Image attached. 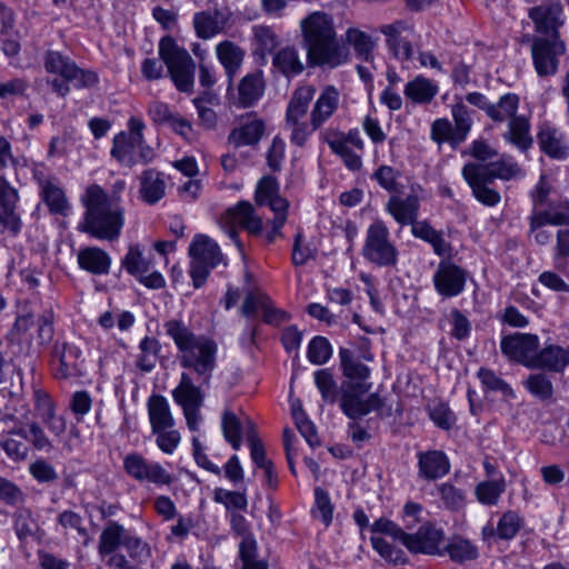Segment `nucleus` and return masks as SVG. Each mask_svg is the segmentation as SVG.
<instances>
[{
	"label": "nucleus",
	"instance_id": "obj_1",
	"mask_svg": "<svg viewBox=\"0 0 569 569\" xmlns=\"http://www.w3.org/2000/svg\"><path fill=\"white\" fill-rule=\"evenodd\" d=\"M340 92L333 84H326L317 94L311 84L295 89L286 109L284 129L296 147H305L312 134L338 111Z\"/></svg>",
	"mask_w": 569,
	"mask_h": 569
},
{
	"label": "nucleus",
	"instance_id": "obj_2",
	"mask_svg": "<svg viewBox=\"0 0 569 569\" xmlns=\"http://www.w3.org/2000/svg\"><path fill=\"white\" fill-rule=\"evenodd\" d=\"M177 349L181 367L191 369L202 385L210 381L217 362V343L206 337L198 336L180 319H170L163 325Z\"/></svg>",
	"mask_w": 569,
	"mask_h": 569
},
{
	"label": "nucleus",
	"instance_id": "obj_3",
	"mask_svg": "<svg viewBox=\"0 0 569 569\" xmlns=\"http://www.w3.org/2000/svg\"><path fill=\"white\" fill-rule=\"evenodd\" d=\"M301 28L311 64L336 68L348 61L349 51L339 43L328 14L315 12L302 20Z\"/></svg>",
	"mask_w": 569,
	"mask_h": 569
},
{
	"label": "nucleus",
	"instance_id": "obj_4",
	"mask_svg": "<svg viewBox=\"0 0 569 569\" xmlns=\"http://www.w3.org/2000/svg\"><path fill=\"white\" fill-rule=\"evenodd\" d=\"M81 202L86 211L80 230L99 240H118L124 226V208L109 204L108 193L98 184L87 188Z\"/></svg>",
	"mask_w": 569,
	"mask_h": 569
},
{
	"label": "nucleus",
	"instance_id": "obj_5",
	"mask_svg": "<svg viewBox=\"0 0 569 569\" xmlns=\"http://www.w3.org/2000/svg\"><path fill=\"white\" fill-rule=\"evenodd\" d=\"M127 128V131H121L113 137L110 150L111 157L119 164L127 168L151 163L157 157V151L146 142L143 120L131 117L128 120Z\"/></svg>",
	"mask_w": 569,
	"mask_h": 569
},
{
	"label": "nucleus",
	"instance_id": "obj_6",
	"mask_svg": "<svg viewBox=\"0 0 569 569\" xmlns=\"http://www.w3.org/2000/svg\"><path fill=\"white\" fill-rule=\"evenodd\" d=\"M361 253L367 261L377 267L397 266L399 251L390 239V231L382 220L376 219L367 228Z\"/></svg>",
	"mask_w": 569,
	"mask_h": 569
},
{
	"label": "nucleus",
	"instance_id": "obj_7",
	"mask_svg": "<svg viewBox=\"0 0 569 569\" xmlns=\"http://www.w3.org/2000/svg\"><path fill=\"white\" fill-rule=\"evenodd\" d=\"M159 56L178 90L190 92L193 88L196 64L188 51L179 47L172 38L166 37L159 43Z\"/></svg>",
	"mask_w": 569,
	"mask_h": 569
},
{
	"label": "nucleus",
	"instance_id": "obj_8",
	"mask_svg": "<svg viewBox=\"0 0 569 569\" xmlns=\"http://www.w3.org/2000/svg\"><path fill=\"white\" fill-rule=\"evenodd\" d=\"M321 138L349 170L361 169L365 142L358 129H351L347 133L330 129L321 132Z\"/></svg>",
	"mask_w": 569,
	"mask_h": 569
},
{
	"label": "nucleus",
	"instance_id": "obj_9",
	"mask_svg": "<svg viewBox=\"0 0 569 569\" xmlns=\"http://www.w3.org/2000/svg\"><path fill=\"white\" fill-rule=\"evenodd\" d=\"M220 227L239 250H242L237 227L242 228L252 236H260L262 233V219L257 214L249 201H239L222 214Z\"/></svg>",
	"mask_w": 569,
	"mask_h": 569
},
{
	"label": "nucleus",
	"instance_id": "obj_10",
	"mask_svg": "<svg viewBox=\"0 0 569 569\" xmlns=\"http://www.w3.org/2000/svg\"><path fill=\"white\" fill-rule=\"evenodd\" d=\"M339 357L342 373L350 382L349 387H357L361 392H368L372 385L368 382L371 370L366 362L373 360L372 353L369 350L340 348Z\"/></svg>",
	"mask_w": 569,
	"mask_h": 569
},
{
	"label": "nucleus",
	"instance_id": "obj_11",
	"mask_svg": "<svg viewBox=\"0 0 569 569\" xmlns=\"http://www.w3.org/2000/svg\"><path fill=\"white\" fill-rule=\"evenodd\" d=\"M44 68L49 73L71 81L76 88H91L98 83V76L90 70L79 68L69 57L58 51H49L44 58Z\"/></svg>",
	"mask_w": 569,
	"mask_h": 569
},
{
	"label": "nucleus",
	"instance_id": "obj_12",
	"mask_svg": "<svg viewBox=\"0 0 569 569\" xmlns=\"http://www.w3.org/2000/svg\"><path fill=\"white\" fill-rule=\"evenodd\" d=\"M53 372L57 379H78L87 375L81 349L69 342H57L53 347Z\"/></svg>",
	"mask_w": 569,
	"mask_h": 569
},
{
	"label": "nucleus",
	"instance_id": "obj_13",
	"mask_svg": "<svg viewBox=\"0 0 569 569\" xmlns=\"http://www.w3.org/2000/svg\"><path fill=\"white\" fill-rule=\"evenodd\" d=\"M566 52V46L558 39L538 38L532 42L531 56L539 77H551L557 73L559 58Z\"/></svg>",
	"mask_w": 569,
	"mask_h": 569
},
{
	"label": "nucleus",
	"instance_id": "obj_14",
	"mask_svg": "<svg viewBox=\"0 0 569 569\" xmlns=\"http://www.w3.org/2000/svg\"><path fill=\"white\" fill-rule=\"evenodd\" d=\"M469 272L451 260L439 262L432 281L436 291L442 298H452L461 295L466 288Z\"/></svg>",
	"mask_w": 569,
	"mask_h": 569
},
{
	"label": "nucleus",
	"instance_id": "obj_15",
	"mask_svg": "<svg viewBox=\"0 0 569 569\" xmlns=\"http://www.w3.org/2000/svg\"><path fill=\"white\" fill-rule=\"evenodd\" d=\"M539 347V338L532 333L516 332L503 337L500 342L503 356L530 369Z\"/></svg>",
	"mask_w": 569,
	"mask_h": 569
},
{
	"label": "nucleus",
	"instance_id": "obj_16",
	"mask_svg": "<svg viewBox=\"0 0 569 569\" xmlns=\"http://www.w3.org/2000/svg\"><path fill=\"white\" fill-rule=\"evenodd\" d=\"M445 532L430 522L423 523L416 533H405L402 545L412 553L443 555L441 545Z\"/></svg>",
	"mask_w": 569,
	"mask_h": 569
},
{
	"label": "nucleus",
	"instance_id": "obj_17",
	"mask_svg": "<svg viewBox=\"0 0 569 569\" xmlns=\"http://www.w3.org/2000/svg\"><path fill=\"white\" fill-rule=\"evenodd\" d=\"M32 174L40 189L41 199L48 206L50 212L66 216L69 210V202L58 178L46 173L41 169H34Z\"/></svg>",
	"mask_w": 569,
	"mask_h": 569
},
{
	"label": "nucleus",
	"instance_id": "obj_18",
	"mask_svg": "<svg viewBox=\"0 0 569 569\" xmlns=\"http://www.w3.org/2000/svg\"><path fill=\"white\" fill-rule=\"evenodd\" d=\"M363 393L357 387L343 390L340 408L348 418L360 419L382 407L383 400L377 392L370 393L366 399L362 398Z\"/></svg>",
	"mask_w": 569,
	"mask_h": 569
},
{
	"label": "nucleus",
	"instance_id": "obj_19",
	"mask_svg": "<svg viewBox=\"0 0 569 569\" xmlns=\"http://www.w3.org/2000/svg\"><path fill=\"white\" fill-rule=\"evenodd\" d=\"M18 192L4 177H0V227L1 231H9L16 236L21 229V220L16 213Z\"/></svg>",
	"mask_w": 569,
	"mask_h": 569
},
{
	"label": "nucleus",
	"instance_id": "obj_20",
	"mask_svg": "<svg viewBox=\"0 0 569 569\" xmlns=\"http://www.w3.org/2000/svg\"><path fill=\"white\" fill-rule=\"evenodd\" d=\"M148 114L154 124L167 126L183 138H188L192 131L191 123L178 112L172 111L164 102H151Z\"/></svg>",
	"mask_w": 569,
	"mask_h": 569
},
{
	"label": "nucleus",
	"instance_id": "obj_21",
	"mask_svg": "<svg viewBox=\"0 0 569 569\" xmlns=\"http://www.w3.org/2000/svg\"><path fill=\"white\" fill-rule=\"evenodd\" d=\"M264 89L266 83L260 70L248 73L238 83L233 104L241 108L253 107L263 96Z\"/></svg>",
	"mask_w": 569,
	"mask_h": 569
},
{
	"label": "nucleus",
	"instance_id": "obj_22",
	"mask_svg": "<svg viewBox=\"0 0 569 569\" xmlns=\"http://www.w3.org/2000/svg\"><path fill=\"white\" fill-rule=\"evenodd\" d=\"M418 458V476L426 480H437L450 471V462L447 455L440 450L421 451Z\"/></svg>",
	"mask_w": 569,
	"mask_h": 569
},
{
	"label": "nucleus",
	"instance_id": "obj_23",
	"mask_svg": "<svg viewBox=\"0 0 569 569\" xmlns=\"http://www.w3.org/2000/svg\"><path fill=\"white\" fill-rule=\"evenodd\" d=\"M385 208L401 227L412 226L418 220L420 199L417 194H408L406 198L392 196Z\"/></svg>",
	"mask_w": 569,
	"mask_h": 569
},
{
	"label": "nucleus",
	"instance_id": "obj_24",
	"mask_svg": "<svg viewBox=\"0 0 569 569\" xmlns=\"http://www.w3.org/2000/svg\"><path fill=\"white\" fill-rule=\"evenodd\" d=\"M33 402L38 417L48 430L57 437L64 433L66 420L56 413L50 396L41 389H36L33 391Z\"/></svg>",
	"mask_w": 569,
	"mask_h": 569
},
{
	"label": "nucleus",
	"instance_id": "obj_25",
	"mask_svg": "<svg viewBox=\"0 0 569 569\" xmlns=\"http://www.w3.org/2000/svg\"><path fill=\"white\" fill-rule=\"evenodd\" d=\"M568 365L569 347L563 348L557 345H548L542 349H537L531 369H545L552 372H560Z\"/></svg>",
	"mask_w": 569,
	"mask_h": 569
},
{
	"label": "nucleus",
	"instance_id": "obj_26",
	"mask_svg": "<svg viewBox=\"0 0 569 569\" xmlns=\"http://www.w3.org/2000/svg\"><path fill=\"white\" fill-rule=\"evenodd\" d=\"M139 194L147 204L159 202L166 194L164 174L156 169H147L139 176Z\"/></svg>",
	"mask_w": 569,
	"mask_h": 569
},
{
	"label": "nucleus",
	"instance_id": "obj_27",
	"mask_svg": "<svg viewBox=\"0 0 569 569\" xmlns=\"http://www.w3.org/2000/svg\"><path fill=\"white\" fill-rule=\"evenodd\" d=\"M467 166H469V170H471L475 176L487 178L490 181L496 179L510 180L520 174L521 171L517 163L505 159L486 164L469 162Z\"/></svg>",
	"mask_w": 569,
	"mask_h": 569
},
{
	"label": "nucleus",
	"instance_id": "obj_28",
	"mask_svg": "<svg viewBox=\"0 0 569 569\" xmlns=\"http://www.w3.org/2000/svg\"><path fill=\"white\" fill-rule=\"evenodd\" d=\"M538 143L541 150L551 158L565 159L569 156L565 134L555 127L542 126L538 132Z\"/></svg>",
	"mask_w": 569,
	"mask_h": 569
},
{
	"label": "nucleus",
	"instance_id": "obj_29",
	"mask_svg": "<svg viewBox=\"0 0 569 569\" xmlns=\"http://www.w3.org/2000/svg\"><path fill=\"white\" fill-rule=\"evenodd\" d=\"M77 260L81 269L92 274H107L111 266L110 256L99 247H86L80 249Z\"/></svg>",
	"mask_w": 569,
	"mask_h": 569
},
{
	"label": "nucleus",
	"instance_id": "obj_30",
	"mask_svg": "<svg viewBox=\"0 0 569 569\" xmlns=\"http://www.w3.org/2000/svg\"><path fill=\"white\" fill-rule=\"evenodd\" d=\"M216 54L224 68L229 86H231L243 62L244 51L238 44L226 40L217 44Z\"/></svg>",
	"mask_w": 569,
	"mask_h": 569
},
{
	"label": "nucleus",
	"instance_id": "obj_31",
	"mask_svg": "<svg viewBox=\"0 0 569 569\" xmlns=\"http://www.w3.org/2000/svg\"><path fill=\"white\" fill-rule=\"evenodd\" d=\"M148 415L152 431L171 429L174 426L169 403L163 396L154 395L149 398Z\"/></svg>",
	"mask_w": 569,
	"mask_h": 569
},
{
	"label": "nucleus",
	"instance_id": "obj_32",
	"mask_svg": "<svg viewBox=\"0 0 569 569\" xmlns=\"http://www.w3.org/2000/svg\"><path fill=\"white\" fill-rule=\"evenodd\" d=\"M462 176L472 189V193L479 202L488 207H493L500 202L501 197L499 192L488 187L492 181L487 178L475 176L467 164L462 168Z\"/></svg>",
	"mask_w": 569,
	"mask_h": 569
},
{
	"label": "nucleus",
	"instance_id": "obj_33",
	"mask_svg": "<svg viewBox=\"0 0 569 569\" xmlns=\"http://www.w3.org/2000/svg\"><path fill=\"white\" fill-rule=\"evenodd\" d=\"M264 132V123L260 119L249 120L234 128L228 141L236 148L257 144Z\"/></svg>",
	"mask_w": 569,
	"mask_h": 569
},
{
	"label": "nucleus",
	"instance_id": "obj_34",
	"mask_svg": "<svg viewBox=\"0 0 569 569\" xmlns=\"http://www.w3.org/2000/svg\"><path fill=\"white\" fill-rule=\"evenodd\" d=\"M189 253L191 258L200 259L211 267H217L223 259L217 242L203 234L194 237Z\"/></svg>",
	"mask_w": 569,
	"mask_h": 569
},
{
	"label": "nucleus",
	"instance_id": "obj_35",
	"mask_svg": "<svg viewBox=\"0 0 569 569\" xmlns=\"http://www.w3.org/2000/svg\"><path fill=\"white\" fill-rule=\"evenodd\" d=\"M129 535L123 526L116 521H109L99 538L98 552L101 559H106L108 553H112L119 546H123Z\"/></svg>",
	"mask_w": 569,
	"mask_h": 569
},
{
	"label": "nucleus",
	"instance_id": "obj_36",
	"mask_svg": "<svg viewBox=\"0 0 569 569\" xmlns=\"http://www.w3.org/2000/svg\"><path fill=\"white\" fill-rule=\"evenodd\" d=\"M273 67L286 77L297 76L305 68L298 49L292 46H286L274 53Z\"/></svg>",
	"mask_w": 569,
	"mask_h": 569
},
{
	"label": "nucleus",
	"instance_id": "obj_37",
	"mask_svg": "<svg viewBox=\"0 0 569 569\" xmlns=\"http://www.w3.org/2000/svg\"><path fill=\"white\" fill-rule=\"evenodd\" d=\"M438 90L436 82L417 76L406 84L403 93L415 103H429L438 94Z\"/></svg>",
	"mask_w": 569,
	"mask_h": 569
},
{
	"label": "nucleus",
	"instance_id": "obj_38",
	"mask_svg": "<svg viewBox=\"0 0 569 569\" xmlns=\"http://www.w3.org/2000/svg\"><path fill=\"white\" fill-rule=\"evenodd\" d=\"M505 139L521 150L531 147L533 140L530 134V122L526 116L518 114L508 122V131Z\"/></svg>",
	"mask_w": 569,
	"mask_h": 569
},
{
	"label": "nucleus",
	"instance_id": "obj_39",
	"mask_svg": "<svg viewBox=\"0 0 569 569\" xmlns=\"http://www.w3.org/2000/svg\"><path fill=\"white\" fill-rule=\"evenodd\" d=\"M174 401L183 408L200 407L202 403V395L200 388L197 387L191 377L183 372L181 375L178 387L172 391Z\"/></svg>",
	"mask_w": 569,
	"mask_h": 569
},
{
	"label": "nucleus",
	"instance_id": "obj_40",
	"mask_svg": "<svg viewBox=\"0 0 569 569\" xmlns=\"http://www.w3.org/2000/svg\"><path fill=\"white\" fill-rule=\"evenodd\" d=\"M519 107V98L515 93H506L501 96L496 103H491L488 108L487 116L495 122L511 121L516 118Z\"/></svg>",
	"mask_w": 569,
	"mask_h": 569
},
{
	"label": "nucleus",
	"instance_id": "obj_41",
	"mask_svg": "<svg viewBox=\"0 0 569 569\" xmlns=\"http://www.w3.org/2000/svg\"><path fill=\"white\" fill-rule=\"evenodd\" d=\"M442 551L443 553H448L450 559L458 563L472 561L479 556L477 546L461 537L451 538Z\"/></svg>",
	"mask_w": 569,
	"mask_h": 569
},
{
	"label": "nucleus",
	"instance_id": "obj_42",
	"mask_svg": "<svg viewBox=\"0 0 569 569\" xmlns=\"http://www.w3.org/2000/svg\"><path fill=\"white\" fill-rule=\"evenodd\" d=\"M562 6L560 2H552L548 6H537L529 10V18L533 21L538 29L561 24L560 17Z\"/></svg>",
	"mask_w": 569,
	"mask_h": 569
},
{
	"label": "nucleus",
	"instance_id": "obj_43",
	"mask_svg": "<svg viewBox=\"0 0 569 569\" xmlns=\"http://www.w3.org/2000/svg\"><path fill=\"white\" fill-rule=\"evenodd\" d=\"M28 429L24 427H19L13 430H11L9 433L17 435L33 446L36 450L46 451L49 452L53 449L51 440L47 437L41 426L36 422L31 421L27 423Z\"/></svg>",
	"mask_w": 569,
	"mask_h": 569
},
{
	"label": "nucleus",
	"instance_id": "obj_44",
	"mask_svg": "<svg viewBox=\"0 0 569 569\" xmlns=\"http://www.w3.org/2000/svg\"><path fill=\"white\" fill-rule=\"evenodd\" d=\"M220 12L216 9L213 12L201 11L193 17V27L199 38L210 39L218 34L222 24L218 20Z\"/></svg>",
	"mask_w": 569,
	"mask_h": 569
},
{
	"label": "nucleus",
	"instance_id": "obj_45",
	"mask_svg": "<svg viewBox=\"0 0 569 569\" xmlns=\"http://www.w3.org/2000/svg\"><path fill=\"white\" fill-rule=\"evenodd\" d=\"M506 490L503 477L496 480H488L478 483L475 488V495L478 501L486 506H495Z\"/></svg>",
	"mask_w": 569,
	"mask_h": 569
},
{
	"label": "nucleus",
	"instance_id": "obj_46",
	"mask_svg": "<svg viewBox=\"0 0 569 569\" xmlns=\"http://www.w3.org/2000/svg\"><path fill=\"white\" fill-rule=\"evenodd\" d=\"M246 437L250 446L251 459L256 466L263 469L266 475H271V461L266 459L263 445L258 438L254 425L251 421L247 423Z\"/></svg>",
	"mask_w": 569,
	"mask_h": 569
},
{
	"label": "nucleus",
	"instance_id": "obj_47",
	"mask_svg": "<svg viewBox=\"0 0 569 569\" xmlns=\"http://www.w3.org/2000/svg\"><path fill=\"white\" fill-rule=\"evenodd\" d=\"M140 355L137 366L144 372H150L157 365L160 352V343L156 338L144 337L139 345Z\"/></svg>",
	"mask_w": 569,
	"mask_h": 569
},
{
	"label": "nucleus",
	"instance_id": "obj_48",
	"mask_svg": "<svg viewBox=\"0 0 569 569\" xmlns=\"http://www.w3.org/2000/svg\"><path fill=\"white\" fill-rule=\"evenodd\" d=\"M471 112L472 111L461 101L451 107L456 140H462L463 142L467 139L472 127Z\"/></svg>",
	"mask_w": 569,
	"mask_h": 569
},
{
	"label": "nucleus",
	"instance_id": "obj_49",
	"mask_svg": "<svg viewBox=\"0 0 569 569\" xmlns=\"http://www.w3.org/2000/svg\"><path fill=\"white\" fill-rule=\"evenodd\" d=\"M213 500L226 507L228 512L244 511L248 507V499L244 491H231L222 488H216Z\"/></svg>",
	"mask_w": 569,
	"mask_h": 569
},
{
	"label": "nucleus",
	"instance_id": "obj_50",
	"mask_svg": "<svg viewBox=\"0 0 569 569\" xmlns=\"http://www.w3.org/2000/svg\"><path fill=\"white\" fill-rule=\"evenodd\" d=\"M317 252L318 248L312 241H307L301 232L296 234L291 253L293 266H305L308 261L316 259Z\"/></svg>",
	"mask_w": 569,
	"mask_h": 569
},
{
	"label": "nucleus",
	"instance_id": "obj_51",
	"mask_svg": "<svg viewBox=\"0 0 569 569\" xmlns=\"http://www.w3.org/2000/svg\"><path fill=\"white\" fill-rule=\"evenodd\" d=\"M122 266L128 273L134 276L137 279L142 273H148L150 271V262L143 257V252L139 244L129 247V250L122 260Z\"/></svg>",
	"mask_w": 569,
	"mask_h": 569
},
{
	"label": "nucleus",
	"instance_id": "obj_52",
	"mask_svg": "<svg viewBox=\"0 0 569 569\" xmlns=\"http://www.w3.org/2000/svg\"><path fill=\"white\" fill-rule=\"evenodd\" d=\"M123 547L127 550L129 559L138 569L139 566L147 563L151 558L150 546L137 536L129 535L124 540Z\"/></svg>",
	"mask_w": 569,
	"mask_h": 569
},
{
	"label": "nucleus",
	"instance_id": "obj_53",
	"mask_svg": "<svg viewBox=\"0 0 569 569\" xmlns=\"http://www.w3.org/2000/svg\"><path fill=\"white\" fill-rule=\"evenodd\" d=\"M436 491L447 509L458 511L465 507V492L461 489L455 487L452 483H440L436 487Z\"/></svg>",
	"mask_w": 569,
	"mask_h": 569
},
{
	"label": "nucleus",
	"instance_id": "obj_54",
	"mask_svg": "<svg viewBox=\"0 0 569 569\" xmlns=\"http://www.w3.org/2000/svg\"><path fill=\"white\" fill-rule=\"evenodd\" d=\"M315 383L321 393L325 402L335 403L339 391L333 375L328 369H320L315 372Z\"/></svg>",
	"mask_w": 569,
	"mask_h": 569
},
{
	"label": "nucleus",
	"instance_id": "obj_55",
	"mask_svg": "<svg viewBox=\"0 0 569 569\" xmlns=\"http://www.w3.org/2000/svg\"><path fill=\"white\" fill-rule=\"evenodd\" d=\"M430 136L431 139L439 146L448 142L451 147L456 148L462 143V140H456V131L452 123L447 118L436 119L431 123Z\"/></svg>",
	"mask_w": 569,
	"mask_h": 569
},
{
	"label": "nucleus",
	"instance_id": "obj_56",
	"mask_svg": "<svg viewBox=\"0 0 569 569\" xmlns=\"http://www.w3.org/2000/svg\"><path fill=\"white\" fill-rule=\"evenodd\" d=\"M523 526V519L513 510L506 511L497 523V538L512 539Z\"/></svg>",
	"mask_w": 569,
	"mask_h": 569
},
{
	"label": "nucleus",
	"instance_id": "obj_57",
	"mask_svg": "<svg viewBox=\"0 0 569 569\" xmlns=\"http://www.w3.org/2000/svg\"><path fill=\"white\" fill-rule=\"evenodd\" d=\"M526 389L540 400H548L553 395L551 380L545 373H532L523 382Z\"/></svg>",
	"mask_w": 569,
	"mask_h": 569
},
{
	"label": "nucleus",
	"instance_id": "obj_58",
	"mask_svg": "<svg viewBox=\"0 0 569 569\" xmlns=\"http://www.w3.org/2000/svg\"><path fill=\"white\" fill-rule=\"evenodd\" d=\"M221 427L224 439L234 450H239L241 447L242 427L237 416L230 410H226L222 415Z\"/></svg>",
	"mask_w": 569,
	"mask_h": 569
},
{
	"label": "nucleus",
	"instance_id": "obj_59",
	"mask_svg": "<svg viewBox=\"0 0 569 569\" xmlns=\"http://www.w3.org/2000/svg\"><path fill=\"white\" fill-rule=\"evenodd\" d=\"M478 378L486 390L498 391L507 398H515V392L510 385L498 377L492 370L481 368L478 371Z\"/></svg>",
	"mask_w": 569,
	"mask_h": 569
},
{
	"label": "nucleus",
	"instance_id": "obj_60",
	"mask_svg": "<svg viewBox=\"0 0 569 569\" xmlns=\"http://www.w3.org/2000/svg\"><path fill=\"white\" fill-rule=\"evenodd\" d=\"M13 522L19 539L32 536L38 529V523L33 518L31 510L24 507H20L16 510L13 515Z\"/></svg>",
	"mask_w": 569,
	"mask_h": 569
},
{
	"label": "nucleus",
	"instance_id": "obj_61",
	"mask_svg": "<svg viewBox=\"0 0 569 569\" xmlns=\"http://www.w3.org/2000/svg\"><path fill=\"white\" fill-rule=\"evenodd\" d=\"M346 40L353 47L358 56L365 60H369L373 42L371 37L355 28H350L346 32Z\"/></svg>",
	"mask_w": 569,
	"mask_h": 569
},
{
	"label": "nucleus",
	"instance_id": "obj_62",
	"mask_svg": "<svg viewBox=\"0 0 569 569\" xmlns=\"http://www.w3.org/2000/svg\"><path fill=\"white\" fill-rule=\"evenodd\" d=\"M256 53L264 57L278 46L277 34L268 27H254Z\"/></svg>",
	"mask_w": 569,
	"mask_h": 569
},
{
	"label": "nucleus",
	"instance_id": "obj_63",
	"mask_svg": "<svg viewBox=\"0 0 569 569\" xmlns=\"http://www.w3.org/2000/svg\"><path fill=\"white\" fill-rule=\"evenodd\" d=\"M332 349L325 337H315L308 346V359L315 365H323L331 357Z\"/></svg>",
	"mask_w": 569,
	"mask_h": 569
},
{
	"label": "nucleus",
	"instance_id": "obj_64",
	"mask_svg": "<svg viewBox=\"0 0 569 569\" xmlns=\"http://www.w3.org/2000/svg\"><path fill=\"white\" fill-rule=\"evenodd\" d=\"M143 480L166 486L172 482V477L160 463L147 460L141 475V481Z\"/></svg>",
	"mask_w": 569,
	"mask_h": 569
}]
</instances>
